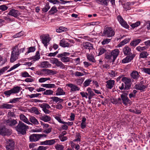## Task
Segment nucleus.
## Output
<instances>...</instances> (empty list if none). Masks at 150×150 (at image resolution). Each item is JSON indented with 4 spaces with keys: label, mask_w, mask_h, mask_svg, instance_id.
<instances>
[{
    "label": "nucleus",
    "mask_w": 150,
    "mask_h": 150,
    "mask_svg": "<svg viewBox=\"0 0 150 150\" xmlns=\"http://www.w3.org/2000/svg\"><path fill=\"white\" fill-rule=\"evenodd\" d=\"M15 128L18 134L24 135L26 134L27 130L29 128V127L22 122L19 121Z\"/></svg>",
    "instance_id": "obj_1"
},
{
    "label": "nucleus",
    "mask_w": 150,
    "mask_h": 150,
    "mask_svg": "<svg viewBox=\"0 0 150 150\" xmlns=\"http://www.w3.org/2000/svg\"><path fill=\"white\" fill-rule=\"evenodd\" d=\"M115 32V30L112 28L110 27H105L102 33H101V36H105L108 38H111L114 36Z\"/></svg>",
    "instance_id": "obj_2"
},
{
    "label": "nucleus",
    "mask_w": 150,
    "mask_h": 150,
    "mask_svg": "<svg viewBox=\"0 0 150 150\" xmlns=\"http://www.w3.org/2000/svg\"><path fill=\"white\" fill-rule=\"evenodd\" d=\"M40 38L42 40V43L44 46L47 48L48 45L50 44V41L51 40V38L47 34L42 35L40 36Z\"/></svg>",
    "instance_id": "obj_3"
},
{
    "label": "nucleus",
    "mask_w": 150,
    "mask_h": 150,
    "mask_svg": "<svg viewBox=\"0 0 150 150\" xmlns=\"http://www.w3.org/2000/svg\"><path fill=\"white\" fill-rule=\"evenodd\" d=\"M69 53L68 52H64L62 53L59 54L57 55V57L58 58L61 57V60L63 62H67L70 61V58L68 57H66L68 56Z\"/></svg>",
    "instance_id": "obj_4"
},
{
    "label": "nucleus",
    "mask_w": 150,
    "mask_h": 150,
    "mask_svg": "<svg viewBox=\"0 0 150 150\" xmlns=\"http://www.w3.org/2000/svg\"><path fill=\"white\" fill-rule=\"evenodd\" d=\"M117 19L122 26L126 29L129 28V26L120 15L117 16Z\"/></svg>",
    "instance_id": "obj_5"
},
{
    "label": "nucleus",
    "mask_w": 150,
    "mask_h": 150,
    "mask_svg": "<svg viewBox=\"0 0 150 150\" xmlns=\"http://www.w3.org/2000/svg\"><path fill=\"white\" fill-rule=\"evenodd\" d=\"M71 42V40L69 39H63L60 40L59 45L60 46L63 47H69L70 44L69 42Z\"/></svg>",
    "instance_id": "obj_6"
},
{
    "label": "nucleus",
    "mask_w": 150,
    "mask_h": 150,
    "mask_svg": "<svg viewBox=\"0 0 150 150\" xmlns=\"http://www.w3.org/2000/svg\"><path fill=\"white\" fill-rule=\"evenodd\" d=\"M122 81L125 84V90H128L131 87V82L130 79L126 77H123L122 79Z\"/></svg>",
    "instance_id": "obj_7"
},
{
    "label": "nucleus",
    "mask_w": 150,
    "mask_h": 150,
    "mask_svg": "<svg viewBox=\"0 0 150 150\" xmlns=\"http://www.w3.org/2000/svg\"><path fill=\"white\" fill-rule=\"evenodd\" d=\"M145 83V81L143 80L141 81L139 83L135 85V88L137 90L144 91L147 87L146 85L143 84Z\"/></svg>",
    "instance_id": "obj_8"
},
{
    "label": "nucleus",
    "mask_w": 150,
    "mask_h": 150,
    "mask_svg": "<svg viewBox=\"0 0 150 150\" xmlns=\"http://www.w3.org/2000/svg\"><path fill=\"white\" fill-rule=\"evenodd\" d=\"M58 140H59V139H56L46 140L44 141L41 142L40 144L42 145H52L54 144Z\"/></svg>",
    "instance_id": "obj_9"
},
{
    "label": "nucleus",
    "mask_w": 150,
    "mask_h": 150,
    "mask_svg": "<svg viewBox=\"0 0 150 150\" xmlns=\"http://www.w3.org/2000/svg\"><path fill=\"white\" fill-rule=\"evenodd\" d=\"M41 71L44 72V74L46 75H53L57 74L56 71L53 70H51L48 69H42Z\"/></svg>",
    "instance_id": "obj_10"
},
{
    "label": "nucleus",
    "mask_w": 150,
    "mask_h": 150,
    "mask_svg": "<svg viewBox=\"0 0 150 150\" xmlns=\"http://www.w3.org/2000/svg\"><path fill=\"white\" fill-rule=\"evenodd\" d=\"M135 54H132L131 55L127 56L126 58L122 60V63H126L131 62L135 57Z\"/></svg>",
    "instance_id": "obj_11"
},
{
    "label": "nucleus",
    "mask_w": 150,
    "mask_h": 150,
    "mask_svg": "<svg viewBox=\"0 0 150 150\" xmlns=\"http://www.w3.org/2000/svg\"><path fill=\"white\" fill-rule=\"evenodd\" d=\"M119 53L120 51L118 49H115L112 51L111 53L112 56V62H114L116 59L119 55Z\"/></svg>",
    "instance_id": "obj_12"
},
{
    "label": "nucleus",
    "mask_w": 150,
    "mask_h": 150,
    "mask_svg": "<svg viewBox=\"0 0 150 150\" xmlns=\"http://www.w3.org/2000/svg\"><path fill=\"white\" fill-rule=\"evenodd\" d=\"M30 140L31 142H36L40 139L39 134H33L31 135L29 137Z\"/></svg>",
    "instance_id": "obj_13"
},
{
    "label": "nucleus",
    "mask_w": 150,
    "mask_h": 150,
    "mask_svg": "<svg viewBox=\"0 0 150 150\" xmlns=\"http://www.w3.org/2000/svg\"><path fill=\"white\" fill-rule=\"evenodd\" d=\"M22 90L21 87L16 86L14 87L13 88L10 90V95L11 94L18 93Z\"/></svg>",
    "instance_id": "obj_14"
},
{
    "label": "nucleus",
    "mask_w": 150,
    "mask_h": 150,
    "mask_svg": "<svg viewBox=\"0 0 150 150\" xmlns=\"http://www.w3.org/2000/svg\"><path fill=\"white\" fill-rule=\"evenodd\" d=\"M67 85L68 86L71 88V92L78 91L80 89V88L77 86L72 83L67 84Z\"/></svg>",
    "instance_id": "obj_15"
},
{
    "label": "nucleus",
    "mask_w": 150,
    "mask_h": 150,
    "mask_svg": "<svg viewBox=\"0 0 150 150\" xmlns=\"http://www.w3.org/2000/svg\"><path fill=\"white\" fill-rule=\"evenodd\" d=\"M19 117L21 120L23 122L29 125H32V123L30 122L28 119L24 115L21 114Z\"/></svg>",
    "instance_id": "obj_16"
},
{
    "label": "nucleus",
    "mask_w": 150,
    "mask_h": 150,
    "mask_svg": "<svg viewBox=\"0 0 150 150\" xmlns=\"http://www.w3.org/2000/svg\"><path fill=\"white\" fill-rule=\"evenodd\" d=\"M115 82L114 80H110L107 81L106 82L107 88L109 89H111L115 85Z\"/></svg>",
    "instance_id": "obj_17"
},
{
    "label": "nucleus",
    "mask_w": 150,
    "mask_h": 150,
    "mask_svg": "<svg viewBox=\"0 0 150 150\" xmlns=\"http://www.w3.org/2000/svg\"><path fill=\"white\" fill-rule=\"evenodd\" d=\"M83 47L89 50H92L93 49V46L92 44L89 42H86L83 43Z\"/></svg>",
    "instance_id": "obj_18"
},
{
    "label": "nucleus",
    "mask_w": 150,
    "mask_h": 150,
    "mask_svg": "<svg viewBox=\"0 0 150 150\" xmlns=\"http://www.w3.org/2000/svg\"><path fill=\"white\" fill-rule=\"evenodd\" d=\"M121 97L123 103L125 105H127L129 100L128 97L125 94L121 95Z\"/></svg>",
    "instance_id": "obj_19"
},
{
    "label": "nucleus",
    "mask_w": 150,
    "mask_h": 150,
    "mask_svg": "<svg viewBox=\"0 0 150 150\" xmlns=\"http://www.w3.org/2000/svg\"><path fill=\"white\" fill-rule=\"evenodd\" d=\"M51 65L49 62L47 61H44L41 62L40 65L41 68H50L51 67Z\"/></svg>",
    "instance_id": "obj_20"
},
{
    "label": "nucleus",
    "mask_w": 150,
    "mask_h": 150,
    "mask_svg": "<svg viewBox=\"0 0 150 150\" xmlns=\"http://www.w3.org/2000/svg\"><path fill=\"white\" fill-rule=\"evenodd\" d=\"M123 51L125 55H129L130 54L131 51V49L127 46H125L123 49Z\"/></svg>",
    "instance_id": "obj_21"
},
{
    "label": "nucleus",
    "mask_w": 150,
    "mask_h": 150,
    "mask_svg": "<svg viewBox=\"0 0 150 150\" xmlns=\"http://www.w3.org/2000/svg\"><path fill=\"white\" fill-rule=\"evenodd\" d=\"M40 53L39 51H37L35 56L29 58L30 60H33V61L38 60L40 58Z\"/></svg>",
    "instance_id": "obj_22"
},
{
    "label": "nucleus",
    "mask_w": 150,
    "mask_h": 150,
    "mask_svg": "<svg viewBox=\"0 0 150 150\" xmlns=\"http://www.w3.org/2000/svg\"><path fill=\"white\" fill-rule=\"evenodd\" d=\"M86 91H87L88 92V99L89 100H90L92 99L93 97L95 95L93 91L91 89L90 87L88 88Z\"/></svg>",
    "instance_id": "obj_23"
},
{
    "label": "nucleus",
    "mask_w": 150,
    "mask_h": 150,
    "mask_svg": "<svg viewBox=\"0 0 150 150\" xmlns=\"http://www.w3.org/2000/svg\"><path fill=\"white\" fill-rule=\"evenodd\" d=\"M65 94V92L60 87H58L56 91V95L61 96Z\"/></svg>",
    "instance_id": "obj_24"
},
{
    "label": "nucleus",
    "mask_w": 150,
    "mask_h": 150,
    "mask_svg": "<svg viewBox=\"0 0 150 150\" xmlns=\"http://www.w3.org/2000/svg\"><path fill=\"white\" fill-rule=\"evenodd\" d=\"M29 120L34 125H38L39 124V122L38 120L34 116H30L29 117Z\"/></svg>",
    "instance_id": "obj_25"
},
{
    "label": "nucleus",
    "mask_w": 150,
    "mask_h": 150,
    "mask_svg": "<svg viewBox=\"0 0 150 150\" xmlns=\"http://www.w3.org/2000/svg\"><path fill=\"white\" fill-rule=\"evenodd\" d=\"M19 54L11 53V57L10 58V62H13L18 59V57Z\"/></svg>",
    "instance_id": "obj_26"
},
{
    "label": "nucleus",
    "mask_w": 150,
    "mask_h": 150,
    "mask_svg": "<svg viewBox=\"0 0 150 150\" xmlns=\"http://www.w3.org/2000/svg\"><path fill=\"white\" fill-rule=\"evenodd\" d=\"M141 41V40L140 39L134 40L131 42L130 45L132 46L135 47L140 43Z\"/></svg>",
    "instance_id": "obj_27"
},
{
    "label": "nucleus",
    "mask_w": 150,
    "mask_h": 150,
    "mask_svg": "<svg viewBox=\"0 0 150 150\" xmlns=\"http://www.w3.org/2000/svg\"><path fill=\"white\" fill-rule=\"evenodd\" d=\"M8 131V130L4 126L0 125V134L6 135Z\"/></svg>",
    "instance_id": "obj_28"
},
{
    "label": "nucleus",
    "mask_w": 150,
    "mask_h": 150,
    "mask_svg": "<svg viewBox=\"0 0 150 150\" xmlns=\"http://www.w3.org/2000/svg\"><path fill=\"white\" fill-rule=\"evenodd\" d=\"M50 99L52 100L54 102H55L56 103L58 102L60 103L62 102L63 101V99L59 98L56 96L52 97L50 98Z\"/></svg>",
    "instance_id": "obj_29"
},
{
    "label": "nucleus",
    "mask_w": 150,
    "mask_h": 150,
    "mask_svg": "<svg viewBox=\"0 0 150 150\" xmlns=\"http://www.w3.org/2000/svg\"><path fill=\"white\" fill-rule=\"evenodd\" d=\"M132 77L134 79H137L140 76L137 71H133L131 74Z\"/></svg>",
    "instance_id": "obj_30"
},
{
    "label": "nucleus",
    "mask_w": 150,
    "mask_h": 150,
    "mask_svg": "<svg viewBox=\"0 0 150 150\" xmlns=\"http://www.w3.org/2000/svg\"><path fill=\"white\" fill-rule=\"evenodd\" d=\"M86 56L88 60L91 62H95L96 61L95 59L94 56L92 55L89 54H87Z\"/></svg>",
    "instance_id": "obj_31"
},
{
    "label": "nucleus",
    "mask_w": 150,
    "mask_h": 150,
    "mask_svg": "<svg viewBox=\"0 0 150 150\" xmlns=\"http://www.w3.org/2000/svg\"><path fill=\"white\" fill-rule=\"evenodd\" d=\"M40 119L45 122H47L51 120V117L50 116L45 115L41 117H40Z\"/></svg>",
    "instance_id": "obj_32"
},
{
    "label": "nucleus",
    "mask_w": 150,
    "mask_h": 150,
    "mask_svg": "<svg viewBox=\"0 0 150 150\" xmlns=\"http://www.w3.org/2000/svg\"><path fill=\"white\" fill-rule=\"evenodd\" d=\"M41 86L43 87L48 88H54L55 86L54 84L50 83L42 84Z\"/></svg>",
    "instance_id": "obj_33"
},
{
    "label": "nucleus",
    "mask_w": 150,
    "mask_h": 150,
    "mask_svg": "<svg viewBox=\"0 0 150 150\" xmlns=\"http://www.w3.org/2000/svg\"><path fill=\"white\" fill-rule=\"evenodd\" d=\"M18 11L16 10L13 9L10 10V15L16 17L18 16Z\"/></svg>",
    "instance_id": "obj_34"
},
{
    "label": "nucleus",
    "mask_w": 150,
    "mask_h": 150,
    "mask_svg": "<svg viewBox=\"0 0 150 150\" xmlns=\"http://www.w3.org/2000/svg\"><path fill=\"white\" fill-rule=\"evenodd\" d=\"M149 54L146 51L142 52L140 54L139 57L142 58H147Z\"/></svg>",
    "instance_id": "obj_35"
},
{
    "label": "nucleus",
    "mask_w": 150,
    "mask_h": 150,
    "mask_svg": "<svg viewBox=\"0 0 150 150\" xmlns=\"http://www.w3.org/2000/svg\"><path fill=\"white\" fill-rule=\"evenodd\" d=\"M55 64L57 67H60L62 69H65V66L62 62L59 61L58 60L57 61Z\"/></svg>",
    "instance_id": "obj_36"
},
{
    "label": "nucleus",
    "mask_w": 150,
    "mask_h": 150,
    "mask_svg": "<svg viewBox=\"0 0 150 150\" xmlns=\"http://www.w3.org/2000/svg\"><path fill=\"white\" fill-rule=\"evenodd\" d=\"M57 11V7L54 6L52 7L49 12L50 14H54L56 13Z\"/></svg>",
    "instance_id": "obj_37"
},
{
    "label": "nucleus",
    "mask_w": 150,
    "mask_h": 150,
    "mask_svg": "<svg viewBox=\"0 0 150 150\" xmlns=\"http://www.w3.org/2000/svg\"><path fill=\"white\" fill-rule=\"evenodd\" d=\"M84 79V78L81 77L75 80L76 83L78 85L81 86L83 83Z\"/></svg>",
    "instance_id": "obj_38"
},
{
    "label": "nucleus",
    "mask_w": 150,
    "mask_h": 150,
    "mask_svg": "<svg viewBox=\"0 0 150 150\" xmlns=\"http://www.w3.org/2000/svg\"><path fill=\"white\" fill-rule=\"evenodd\" d=\"M30 112L36 115H38L40 113L38 108L35 107H32L30 109Z\"/></svg>",
    "instance_id": "obj_39"
},
{
    "label": "nucleus",
    "mask_w": 150,
    "mask_h": 150,
    "mask_svg": "<svg viewBox=\"0 0 150 150\" xmlns=\"http://www.w3.org/2000/svg\"><path fill=\"white\" fill-rule=\"evenodd\" d=\"M56 150H64V146L62 145L57 144L54 146Z\"/></svg>",
    "instance_id": "obj_40"
},
{
    "label": "nucleus",
    "mask_w": 150,
    "mask_h": 150,
    "mask_svg": "<svg viewBox=\"0 0 150 150\" xmlns=\"http://www.w3.org/2000/svg\"><path fill=\"white\" fill-rule=\"evenodd\" d=\"M22 98L21 97L13 98L10 100V103H15L18 102H21L20 100Z\"/></svg>",
    "instance_id": "obj_41"
},
{
    "label": "nucleus",
    "mask_w": 150,
    "mask_h": 150,
    "mask_svg": "<svg viewBox=\"0 0 150 150\" xmlns=\"http://www.w3.org/2000/svg\"><path fill=\"white\" fill-rule=\"evenodd\" d=\"M50 6L49 5V4L48 2L46 3L45 7L42 8V11L44 13H46L48 11L50 8Z\"/></svg>",
    "instance_id": "obj_42"
},
{
    "label": "nucleus",
    "mask_w": 150,
    "mask_h": 150,
    "mask_svg": "<svg viewBox=\"0 0 150 150\" xmlns=\"http://www.w3.org/2000/svg\"><path fill=\"white\" fill-rule=\"evenodd\" d=\"M108 0H96V2L100 4L104 5H107Z\"/></svg>",
    "instance_id": "obj_43"
},
{
    "label": "nucleus",
    "mask_w": 150,
    "mask_h": 150,
    "mask_svg": "<svg viewBox=\"0 0 150 150\" xmlns=\"http://www.w3.org/2000/svg\"><path fill=\"white\" fill-rule=\"evenodd\" d=\"M110 76L112 77H113L117 75V72L115 70H110L108 72Z\"/></svg>",
    "instance_id": "obj_44"
},
{
    "label": "nucleus",
    "mask_w": 150,
    "mask_h": 150,
    "mask_svg": "<svg viewBox=\"0 0 150 150\" xmlns=\"http://www.w3.org/2000/svg\"><path fill=\"white\" fill-rule=\"evenodd\" d=\"M54 91L50 89L47 90L45 91L42 94L44 95H51L53 94Z\"/></svg>",
    "instance_id": "obj_45"
},
{
    "label": "nucleus",
    "mask_w": 150,
    "mask_h": 150,
    "mask_svg": "<svg viewBox=\"0 0 150 150\" xmlns=\"http://www.w3.org/2000/svg\"><path fill=\"white\" fill-rule=\"evenodd\" d=\"M11 53L19 54V50L18 45H16L13 48Z\"/></svg>",
    "instance_id": "obj_46"
},
{
    "label": "nucleus",
    "mask_w": 150,
    "mask_h": 150,
    "mask_svg": "<svg viewBox=\"0 0 150 150\" xmlns=\"http://www.w3.org/2000/svg\"><path fill=\"white\" fill-rule=\"evenodd\" d=\"M129 41V40L125 39L120 42L118 45V47H120L126 44Z\"/></svg>",
    "instance_id": "obj_47"
},
{
    "label": "nucleus",
    "mask_w": 150,
    "mask_h": 150,
    "mask_svg": "<svg viewBox=\"0 0 150 150\" xmlns=\"http://www.w3.org/2000/svg\"><path fill=\"white\" fill-rule=\"evenodd\" d=\"M39 105L41 108H42V109L45 108L49 109L51 108L50 105L46 103H43L42 104H40Z\"/></svg>",
    "instance_id": "obj_48"
},
{
    "label": "nucleus",
    "mask_w": 150,
    "mask_h": 150,
    "mask_svg": "<svg viewBox=\"0 0 150 150\" xmlns=\"http://www.w3.org/2000/svg\"><path fill=\"white\" fill-rule=\"evenodd\" d=\"M67 28L61 26L56 30V31L58 33H61L64 31H66Z\"/></svg>",
    "instance_id": "obj_49"
},
{
    "label": "nucleus",
    "mask_w": 150,
    "mask_h": 150,
    "mask_svg": "<svg viewBox=\"0 0 150 150\" xmlns=\"http://www.w3.org/2000/svg\"><path fill=\"white\" fill-rule=\"evenodd\" d=\"M51 79L49 78L42 77L40 78L39 79L38 81L39 83H42L48 80L51 81Z\"/></svg>",
    "instance_id": "obj_50"
},
{
    "label": "nucleus",
    "mask_w": 150,
    "mask_h": 150,
    "mask_svg": "<svg viewBox=\"0 0 150 150\" xmlns=\"http://www.w3.org/2000/svg\"><path fill=\"white\" fill-rule=\"evenodd\" d=\"M92 81V80L91 79H87L85 81L83 85V86L86 87L89 85L90 83Z\"/></svg>",
    "instance_id": "obj_51"
},
{
    "label": "nucleus",
    "mask_w": 150,
    "mask_h": 150,
    "mask_svg": "<svg viewBox=\"0 0 150 150\" xmlns=\"http://www.w3.org/2000/svg\"><path fill=\"white\" fill-rule=\"evenodd\" d=\"M81 136L79 133H78V132L76 133V139L74 140V141L80 142L81 141Z\"/></svg>",
    "instance_id": "obj_52"
},
{
    "label": "nucleus",
    "mask_w": 150,
    "mask_h": 150,
    "mask_svg": "<svg viewBox=\"0 0 150 150\" xmlns=\"http://www.w3.org/2000/svg\"><path fill=\"white\" fill-rule=\"evenodd\" d=\"M21 76L23 77H31V76L26 71H24L21 73Z\"/></svg>",
    "instance_id": "obj_53"
},
{
    "label": "nucleus",
    "mask_w": 150,
    "mask_h": 150,
    "mask_svg": "<svg viewBox=\"0 0 150 150\" xmlns=\"http://www.w3.org/2000/svg\"><path fill=\"white\" fill-rule=\"evenodd\" d=\"M140 24V22L139 21L137 22H136L132 23L130 25V26L134 29L136 27H137Z\"/></svg>",
    "instance_id": "obj_54"
},
{
    "label": "nucleus",
    "mask_w": 150,
    "mask_h": 150,
    "mask_svg": "<svg viewBox=\"0 0 150 150\" xmlns=\"http://www.w3.org/2000/svg\"><path fill=\"white\" fill-rule=\"evenodd\" d=\"M10 150H13L15 148V142L12 140L10 139Z\"/></svg>",
    "instance_id": "obj_55"
},
{
    "label": "nucleus",
    "mask_w": 150,
    "mask_h": 150,
    "mask_svg": "<svg viewBox=\"0 0 150 150\" xmlns=\"http://www.w3.org/2000/svg\"><path fill=\"white\" fill-rule=\"evenodd\" d=\"M28 51L27 53L28 54L30 52H34L36 48L35 47H31L28 48Z\"/></svg>",
    "instance_id": "obj_56"
},
{
    "label": "nucleus",
    "mask_w": 150,
    "mask_h": 150,
    "mask_svg": "<svg viewBox=\"0 0 150 150\" xmlns=\"http://www.w3.org/2000/svg\"><path fill=\"white\" fill-rule=\"evenodd\" d=\"M17 124V122L15 120H10V127H13Z\"/></svg>",
    "instance_id": "obj_57"
},
{
    "label": "nucleus",
    "mask_w": 150,
    "mask_h": 150,
    "mask_svg": "<svg viewBox=\"0 0 150 150\" xmlns=\"http://www.w3.org/2000/svg\"><path fill=\"white\" fill-rule=\"evenodd\" d=\"M142 71L145 73L150 75V68H143Z\"/></svg>",
    "instance_id": "obj_58"
},
{
    "label": "nucleus",
    "mask_w": 150,
    "mask_h": 150,
    "mask_svg": "<svg viewBox=\"0 0 150 150\" xmlns=\"http://www.w3.org/2000/svg\"><path fill=\"white\" fill-rule=\"evenodd\" d=\"M110 39L108 38L104 39L102 42L101 43L103 45L108 44L110 41Z\"/></svg>",
    "instance_id": "obj_59"
},
{
    "label": "nucleus",
    "mask_w": 150,
    "mask_h": 150,
    "mask_svg": "<svg viewBox=\"0 0 150 150\" xmlns=\"http://www.w3.org/2000/svg\"><path fill=\"white\" fill-rule=\"evenodd\" d=\"M52 127H48L44 129V132L46 134H48L50 133L52 131Z\"/></svg>",
    "instance_id": "obj_60"
},
{
    "label": "nucleus",
    "mask_w": 150,
    "mask_h": 150,
    "mask_svg": "<svg viewBox=\"0 0 150 150\" xmlns=\"http://www.w3.org/2000/svg\"><path fill=\"white\" fill-rule=\"evenodd\" d=\"M146 48V47L144 46L143 47H141L140 46H138L136 47V50L139 52H141L142 51L145 50Z\"/></svg>",
    "instance_id": "obj_61"
},
{
    "label": "nucleus",
    "mask_w": 150,
    "mask_h": 150,
    "mask_svg": "<svg viewBox=\"0 0 150 150\" xmlns=\"http://www.w3.org/2000/svg\"><path fill=\"white\" fill-rule=\"evenodd\" d=\"M41 95L40 93L32 94L30 95H28V96L30 98L36 97L39 96Z\"/></svg>",
    "instance_id": "obj_62"
},
{
    "label": "nucleus",
    "mask_w": 150,
    "mask_h": 150,
    "mask_svg": "<svg viewBox=\"0 0 150 150\" xmlns=\"http://www.w3.org/2000/svg\"><path fill=\"white\" fill-rule=\"evenodd\" d=\"M59 138L60 140L62 142L66 141L67 139V138L66 136L59 135Z\"/></svg>",
    "instance_id": "obj_63"
},
{
    "label": "nucleus",
    "mask_w": 150,
    "mask_h": 150,
    "mask_svg": "<svg viewBox=\"0 0 150 150\" xmlns=\"http://www.w3.org/2000/svg\"><path fill=\"white\" fill-rule=\"evenodd\" d=\"M74 75L76 76H81L84 75V74L83 73L79 71H76L74 73Z\"/></svg>",
    "instance_id": "obj_64"
}]
</instances>
